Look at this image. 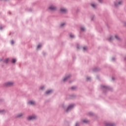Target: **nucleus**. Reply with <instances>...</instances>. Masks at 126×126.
Masks as SVG:
<instances>
[{
	"instance_id": "cd10ccee",
	"label": "nucleus",
	"mask_w": 126,
	"mask_h": 126,
	"mask_svg": "<svg viewBox=\"0 0 126 126\" xmlns=\"http://www.w3.org/2000/svg\"><path fill=\"white\" fill-rule=\"evenodd\" d=\"M11 43L12 44H13V43H14V42H13V40H12V41H11Z\"/></svg>"
},
{
	"instance_id": "4468645a",
	"label": "nucleus",
	"mask_w": 126,
	"mask_h": 126,
	"mask_svg": "<svg viewBox=\"0 0 126 126\" xmlns=\"http://www.w3.org/2000/svg\"><path fill=\"white\" fill-rule=\"evenodd\" d=\"M41 44H39V45L37 46V49H40V48H41Z\"/></svg>"
},
{
	"instance_id": "2eb2a0df",
	"label": "nucleus",
	"mask_w": 126,
	"mask_h": 126,
	"mask_svg": "<svg viewBox=\"0 0 126 126\" xmlns=\"http://www.w3.org/2000/svg\"><path fill=\"white\" fill-rule=\"evenodd\" d=\"M70 37L71 38H74V35H73V34H70Z\"/></svg>"
},
{
	"instance_id": "5701e85b",
	"label": "nucleus",
	"mask_w": 126,
	"mask_h": 126,
	"mask_svg": "<svg viewBox=\"0 0 126 126\" xmlns=\"http://www.w3.org/2000/svg\"><path fill=\"white\" fill-rule=\"evenodd\" d=\"M75 88H76V87H72L71 88V89L74 90V89H75Z\"/></svg>"
},
{
	"instance_id": "b1692460",
	"label": "nucleus",
	"mask_w": 126,
	"mask_h": 126,
	"mask_svg": "<svg viewBox=\"0 0 126 126\" xmlns=\"http://www.w3.org/2000/svg\"><path fill=\"white\" fill-rule=\"evenodd\" d=\"M22 114L21 113V114H19L18 117H22Z\"/></svg>"
},
{
	"instance_id": "c756f323",
	"label": "nucleus",
	"mask_w": 126,
	"mask_h": 126,
	"mask_svg": "<svg viewBox=\"0 0 126 126\" xmlns=\"http://www.w3.org/2000/svg\"><path fill=\"white\" fill-rule=\"evenodd\" d=\"M102 0H98V1H99V2H101Z\"/></svg>"
},
{
	"instance_id": "c85d7f7f",
	"label": "nucleus",
	"mask_w": 126,
	"mask_h": 126,
	"mask_svg": "<svg viewBox=\"0 0 126 126\" xmlns=\"http://www.w3.org/2000/svg\"><path fill=\"white\" fill-rule=\"evenodd\" d=\"M90 78H89V77L87 78V80H90Z\"/></svg>"
},
{
	"instance_id": "412c9836",
	"label": "nucleus",
	"mask_w": 126,
	"mask_h": 126,
	"mask_svg": "<svg viewBox=\"0 0 126 126\" xmlns=\"http://www.w3.org/2000/svg\"><path fill=\"white\" fill-rule=\"evenodd\" d=\"M64 25H65V23H63L61 24V27L64 26Z\"/></svg>"
},
{
	"instance_id": "a878e982",
	"label": "nucleus",
	"mask_w": 126,
	"mask_h": 126,
	"mask_svg": "<svg viewBox=\"0 0 126 126\" xmlns=\"http://www.w3.org/2000/svg\"><path fill=\"white\" fill-rule=\"evenodd\" d=\"M40 89H41V90H43L44 89V87H41Z\"/></svg>"
},
{
	"instance_id": "423d86ee",
	"label": "nucleus",
	"mask_w": 126,
	"mask_h": 126,
	"mask_svg": "<svg viewBox=\"0 0 126 126\" xmlns=\"http://www.w3.org/2000/svg\"><path fill=\"white\" fill-rule=\"evenodd\" d=\"M53 91L52 90L48 91L46 92V94H51Z\"/></svg>"
},
{
	"instance_id": "ddd939ff",
	"label": "nucleus",
	"mask_w": 126,
	"mask_h": 126,
	"mask_svg": "<svg viewBox=\"0 0 126 126\" xmlns=\"http://www.w3.org/2000/svg\"><path fill=\"white\" fill-rule=\"evenodd\" d=\"M84 51H86L87 50V47H83Z\"/></svg>"
},
{
	"instance_id": "20e7f679",
	"label": "nucleus",
	"mask_w": 126,
	"mask_h": 126,
	"mask_svg": "<svg viewBox=\"0 0 126 126\" xmlns=\"http://www.w3.org/2000/svg\"><path fill=\"white\" fill-rule=\"evenodd\" d=\"M122 2H123V1H119L118 2V3H115V6H119V5H121V4H122Z\"/></svg>"
},
{
	"instance_id": "a211bd4d",
	"label": "nucleus",
	"mask_w": 126,
	"mask_h": 126,
	"mask_svg": "<svg viewBox=\"0 0 126 126\" xmlns=\"http://www.w3.org/2000/svg\"><path fill=\"white\" fill-rule=\"evenodd\" d=\"M83 122L84 123H88V120H85L83 121Z\"/></svg>"
},
{
	"instance_id": "7c9ffc66",
	"label": "nucleus",
	"mask_w": 126,
	"mask_h": 126,
	"mask_svg": "<svg viewBox=\"0 0 126 126\" xmlns=\"http://www.w3.org/2000/svg\"><path fill=\"white\" fill-rule=\"evenodd\" d=\"M113 80H114V78H112Z\"/></svg>"
},
{
	"instance_id": "9d476101",
	"label": "nucleus",
	"mask_w": 126,
	"mask_h": 126,
	"mask_svg": "<svg viewBox=\"0 0 126 126\" xmlns=\"http://www.w3.org/2000/svg\"><path fill=\"white\" fill-rule=\"evenodd\" d=\"M91 6H92V7H94V8H95V7H96V4H91Z\"/></svg>"
},
{
	"instance_id": "f03ea898",
	"label": "nucleus",
	"mask_w": 126,
	"mask_h": 126,
	"mask_svg": "<svg viewBox=\"0 0 126 126\" xmlns=\"http://www.w3.org/2000/svg\"><path fill=\"white\" fill-rule=\"evenodd\" d=\"M74 106V105H71L69 106L66 110V112H68V111H70V110H71V109L73 108Z\"/></svg>"
},
{
	"instance_id": "f3484780",
	"label": "nucleus",
	"mask_w": 126,
	"mask_h": 126,
	"mask_svg": "<svg viewBox=\"0 0 126 126\" xmlns=\"http://www.w3.org/2000/svg\"><path fill=\"white\" fill-rule=\"evenodd\" d=\"M68 78V77H67L64 78L63 80V81H65V80H66Z\"/></svg>"
},
{
	"instance_id": "6ab92c4d",
	"label": "nucleus",
	"mask_w": 126,
	"mask_h": 126,
	"mask_svg": "<svg viewBox=\"0 0 126 126\" xmlns=\"http://www.w3.org/2000/svg\"><path fill=\"white\" fill-rule=\"evenodd\" d=\"M29 105H32V101H30L29 102Z\"/></svg>"
},
{
	"instance_id": "4be33fe9",
	"label": "nucleus",
	"mask_w": 126,
	"mask_h": 126,
	"mask_svg": "<svg viewBox=\"0 0 126 126\" xmlns=\"http://www.w3.org/2000/svg\"><path fill=\"white\" fill-rule=\"evenodd\" d=\"M101 87L102 88H107V87L105 86H102Z\"/></svg>"
},
{
	"instance_id": "f8f14e48",
	"label": "nucleus",
	"mask_w": 126,
	"mask_h": 126,
	"mask_svg": "<svg viewBox=\"0 0 126 126\" xmlns=\"http://www.w3.org/2000/svg\"><path fill=\"white\" fill-rule=\"evenodd\" d=\"M36 118H37V117H36V116L32 115V120H35V119H36Z\"/></svg>"
},
{
	"instance_id": "6e6552de",
	"label": "nucleus",
	"mask_w": 126,
	"mask_h": 126,
	"mask_svg": "<svg viewBox=\"0 0 126 126\" xmlns=\"http://www.w3.org/2000/svg\"><path fill=\"white\" fill-rule=\"evenodd\" d=\"M107 126H114V124H111V123H108V124L106 125Z\"/></svg>"
},
{
	"instance_id": "1a4fd4ad",
	"label": "nucleus",
	"mask_w": 126,
	"mask_h": 126,
	"mask_svg": "<svg viewBox=\"0 0 126 126\" xmlns=\"http://www.w3.org/2000/svg\"><path fill=\"white\" fill-rule=\"evenodd\" d=\"M9 61V59L8 58H7L5 60L4 63H8V61Z\"/></svg>"
},
{
	"instance_id": "bb28decb",
	"label": "nucleus",
	"mask_w": 126,
	"mask_h": 126,
	"mask_svg": "<svg viewBox=\"0 0 126 126\" xmlns=\"http://www.w3.org/2000/svg\"><path fill=\"white\" fill-rule=\"evenodd\" d=\"M34 104H35V102L32 101V105H34Z\"/></svg>"
},
{
	"instance_id": "f257e3e1",
	"label": "nucleus",
	"mask_w": 126,
	"mask_h": 126,
	"mask_svg": "<svg viewBox=\"0 0 126 126\" xmlns=\"http://www.w3.org/2000/svg\"><path fill=\"white\" fill-rule=\"evenodd\" d=\"M12 85H13V82H8L5 83V86H12Z\"/></svg>"
},
{
	"instance_id": "7ed1b4c3",
	"label": "nucleus",
	"mask_w": 126,
	"mask_h": 126,
	"mask_svg": "<svg viewBox=\"0 0 126 126\" xmlns=\"http://www.w3.org/2000/svg\"><path fill=\"white\" fill-rule=\"evenodd\" d=\"M49 9H50V10H56V9H57V8L54 6H51L50 7H49Z\"/></svg>"
},
{
	"instance_id": "2f4dec72",
	"label": "nucleus",
	"mask_w": 126,
	"mask_h": 126,
	"mask_svg": "<svg viewBox=\"0 0 126 126\" xmlns=\"http://www.w3.org/2000/svg\"><path fill=\"white\" fill-rule=\"evenodd\" d=\"M76 126H77V124H76Z\"/></svg>"
},
{
	"instance_id": "39448f33",
	"label": "nucleus",
	"mask_w": 126,
	"mask_h": 126,
	"mask_svg": "<svg viewBox=\"0 0 126 126\" xmlns=\"http://www.w3.org/2000/svg\"><path fill=\"white\" fill-rule=\"evenodd\" d=\"M61 11H62V12H66V11H67V10L65 8H62L61 9Z\"/></svg>"
},
{
	"instance_id": "0eeeda50",
	"label": "nucleus",
	"mask_w": 126,
	"mask_h": 126,
	"mask_svg": "<svg viewBox=\"0 0 126 126\" xmlns=\"http://www.w3.org/2000/svg\"><path fill=\"white\" fill-rule=\"evenodd\" d=\"M27 120L28 121H31V120H32V116H29L27 118Z\"/></svg>"
},
{
	"instance_id": "393cba45",
	"label": "nucleus",
	"mask_w": 126,
	"mask_h": 126,
	"mask_svg": "<svg viewBox=\"0 0 126 126\" xmlns=\"http://www.w3.org/2000/svg\"><path fill=\"white\" fill-rule=\"evenodd\" d=\"M115 38L116 39H119V36H118V35H115Z\"/></svg>"
},
{
	"instance_id": "dca6fc26",
	"label": "nucleus",
	"mask_w": 126,
	"mask_h": 126,
	"mask_svg": "<svg viewBox=\"0 0 126 126\" xmlns=\"http://www.w3.org/2000/svg\"><path fill=\"white\" fill-rule=\"evenodd\" d=\"M108 40L109 41H112L113 40V37H110Z\"/></svg>"
},
{
	"instance_id": "aec40b11",
	"label": "nucleus",
	"mask_w": 126,
	"mask_h": 126,
	"mask_svg": "<svg viewBox=\"0 0 126 126\" xmlns=\"http://www.w3.org/2000/svg\"><path fill=\"white\" fill-rule=\"evenodd\" d=\"M81 30H82V31H84V30H85V29L84 28H81Z\"/></svg>"
},
{
	"instance_id": "9b49d317",
	"label": "nucleus",
	"mask_w": 126,
	"mask_h": 126,
	"mask_svg": "<svg viewBox=\"0 0 126 126\" xmlns=\"http://www.w3.org/2000/svg\"><path fill=\"white\" fill-rule=\"evenodd\" d=\"M16 62V59H12V63H14Z\"/></svg>"
}]
</instances>
